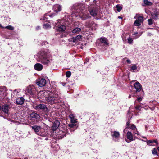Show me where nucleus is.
<instances>
[{"mask_svg": "<svg viewBox=\"0 0 159 159\" xmlns=\"http://www.w3.org/2000/svg\"><path fill=\"white\" fill-rule=\"evenodd\" d=\"M46 100L48 104L52 105L56 103L62 102V99L57 94L51 93L49 94Z\"/></svg>", "mask_w": 159, "mask_h": 159, "instance_id": "obj_1", "label": "nucleus"}, {"mask_svg": "<svg viewBox=\"0 0 159 159\" xmlns=\"http://www.w3.org/2000/svg\"><path fill=\"white\" fill-rule=\"evenodd\" d=\"M48 52L42 50L39 52V61L43 64L48 65L50 62V60L48 59Z\"/></svg>", "mask_w": 159, "mask_h": 159, "instance_id": "obj_2", "label": "nucleus"}, {"mask_svg": "<svg viewBox=\"0 0 159 159\" xmlns=\"http://www.w3.org/2000/svg\"><path fill=\"white\" fill-rule=\"evenodd\" d=\"M60 128L59 129V131L57 135V137L58 139H61L66 136V134L68 132V130L66 125L62 123L60 126Z\"/></svg>", "mask_w": 159, "mask_h": 159, "instance_id": "obj_3", "label": "nucleus"}, {"mask_svg": "<svg viewBox=\"0 0 159 159\" xmlns=\"http://www.w3.org/2000/svg\"><path fill=\"white\" fill-rule=\"evenodd\" d=\"M31 128L35 133L39 135L45 137L47 134V133L45 131V129L40 126L35 125L34 126H31Z\"/></svg>", "mask_w": 159, "mask_h": 159, "instance_id": "obj_4", "label": "nucleus"}, {"mask_svg": "<svg viewBox=\"0 0 159 159\" xmlns=\"http://www.w3.org/2000/svg\"><path fill=\"white\" fill-rule=\"evenodd\" d=\"M34 107L38 111L42 114L45 113L46 115L49 111L47 106L44 104H39L34 106Z\"/></svg>", "mask_w": 159, "mask_h": 159, "instance_id": "obj_5", "label": "nucleus"}, {"mask_svg": "<svg viewBox=\"0 0 159 159\" xmlns=\"http://www.w3.org/2000/svg\"><path fill=\"white\" fill-rule=\"evenodd\" d=\"M26 90L27 93L33 97L36 96L37 90L34 86L30 85L26 88Z\"/></svg>", "mask_w": 159, "mask_h": 159, "instance_id": "obj_6", "label": "nucleus"}, {"mask_svg": "<svg viewBox=\"0 0 159 159\" xmlns=\"http://www.w3.org/2000/svg\"><path fill=\"white\" fill-rule=\"evenodd\" d=\"M69 116L70 118V120L71 123L68 125L69 127L70 128H73L74 129H75L78 126L77 124H75L77 122V120L75 119L74 115L72 114H70Z\"/></svg>", "mask_w": 159, "mask_h": 159, "instance_id": "obj_7", "label": "nucleus"}, {"mask_svg": "<svg viewBox=\"0 0 159 159\" xmlns=\"http://www.w3.org/2000/svg\"><path fill=\"white\" fill-rule=\"evenodd\" d=\"M40 118L39 115L35 112H32L30 116V118L31 122L35 123L39 121Z\"/></svg>", "mask_w": 159, "mask_h": 159, "instance_id": "obj_8", "label": "nucleus"}, {"mask_svg": "<svg viewBox=\"0 0 159 159\" xmlns=\"http://www.w3.org/2000/svg\"><path fill=\"white\" fill-rule=\"evenodd\" d=\"M57 25L56 29L57 31L61 33L65 31L66 27L63 23L61 24V22H58L57 23Z\"/></svg>", "mask_w": 159, "mask_h": 159, "instance_id": "obj_9", "label": "nucleus"}, {"mask_svg": "<svg viewBox=\"0 0 159 159\" xmlns=\"http://www.w3.org/2000/svg\"><path fill=\"white\" fill-rule=\"evenodd\" d=\"M71 10L74 13H77V15L80 16V3H77L73 4Z\"/></svg>", "mask_w": 159, "mask_h": 159, "instance_id": "obj_10", "label": "nucleus"}, {"mask_svg": "<svg viewBox=\"0 0 159 159\" xmlns=\"http://www.w3.org/2000/svg\"><path fill=\"white\" fill-rule=\"evenodd\" d=\"M47 92L46 91H40L37 94V97L40 100H44V98L46 100L47 97L46 95L47 94Z\"/></svg>", "mask_w": 159, "mask_h": 159, "instance_id": "obj_11", "label": "nucleus"}, {"mask_svg": "<svg viewBox=\"0 0 159 159\" xmlns=\"http://www.w3.org/2000/svg\"><path fill=\"white\" fill-rule=\"evenodd\" d=\"M46 83V80L44 78H39L36 80V84L39 87L44 86Z\"/></svg>", "mask_w": 159, "mask_h": 159, "instance_id": "obj_12", "label": "nucleus"}, {"mask_svg": "<svg viewBox=\"0 0 159 159\" xmlns=\"http://www.w3.org/2000/svg\"><path fill=\"white\" fill-rule=\"evenodd\" d=\"M1 107V110L5 114H9V110L11 108L10 105L4 104L2 105Z\"/></svg>", "mask_w": 159, "mask_h": 159, "instance_id": "obj_13", "label": "nucleus"}, {"mask_svg": "<svg viewBox=\"0 0 159 159\" xmlns=\"http://www.w3.org/2000/svg\"><path fill=\"white\" fill-rule=\"evenodd\" d=\"M111 134L114 141L116 142L118 141L120 136L119 132L116 131H112Z\"/></svg>", "mask_w": 159, "mask_h": 159, "instance_id": "obj_14", "label": "nucleus"}, {"mask_svg": "<svg viewBox=\"0 0 159 159\" xmlns=\"http://www.w3.org/2000/svg\"><path fill=\"white\" fill-rule=\"evenodd\" d=\"M61 124H60V122L58 120H55L52 125V129L54 131L58 129H60V126H61Z\"/></svg>", "mask_w": 159, "mask_h": 159, "instance_id": "obj_15", "label": "nucleus"}, {"mask_svg": "<svg viewBox=\"0 0 159 159\" xmlns=\"http://www.w3.org/2000/svg\"><path fill=\"white\" fill-rule=\"evenodd\" d=\"M53 9L56 13H57L62 10V6L58 4H55L53 6Z\"/></svg>", "mask_w": 159, "mask_h": 159, "instance_id": "obj_16", "label": "nucleus"}, {"mask_svg": "<svg viewBox=\"0 0 159 159\" xmlns=\"http://www.w3.org/2000/svg\"><path fill=\"white\" fill-rule=\"evenodd\" d=\"M134 88L136 89V92H140L142 89L141 84L139 82H136L134 84Z\"/></svg>", "mask_w": 159, "mask_h": 159, "instance_id": "obj_17", "label": "nucleus"}, {"mask_svg": "<svg viewBox=\"0 0 159 159\" xmlns=\"http://www.w3.org/2000/svg\"><path fill=\"white\" fill-rule=\"evenodd\" d=\"M100 43H99V45H101V44L103 43L104 45H107L109 44L108 41L106 38L104 37H101L99 39Z\"/></svg>", "mask_w": 159, "mask_h": 159, "instance_id": "obj_18", "label": "nucleus"}, {"mask_svg": "<svg viewBox=\"0 0 159 159\" xmlns=\"http://www.w3.org/2000/svg\"><path fill=\"white\" fill-rule=\"evenodd\" d=\"M69 41L79 44L80 41V35H77L75 37H73L70 39Z\"/></svg>", "mask_w": 159, "mask_h": 159, "instance_id": "obj_19", "label": "nucleus"}, {"mask_svg": "<svg viewBox=\"0 0 159 159\" xmlns=\"http://www.w3.org/2000/svg\"><path fill=\"white\" fill-rule=\"evenodd\" d=\"M25 102V99L22 97H18L16 99V103L17 105H22Z\"/></svg>", "mask_w": 159, "mask_h": 159, "instance_id": "obj_20", "label": "nucleus"}, {"mask_svg": "<svg viewBox=\"0 0 159 159\" xmlns=\"http://www.w3.org/2000/svg\"><path fill=\"white\" fill-rule=\"evenodd\" d=\"M34 69L37 71H40L42 70L43 68V65L39 63L36 64L34 66Z\"/></svg>", "mask_w": 159, "mask_h": 159, "instance_id": "obj_21", "label": "nucleus"}, {"mask_svg": "<svg viewBox=\"0 0 159 159\" xmlns=\"http://www.w3.org/2000/svg\"><path fill=\"white\" fill-rule=\"evenodd\" d=\"M94 25H95V24L94 22L92 20L87 21L85 23V26L88 27H92Z\"/></svg>", "mask_w": 159, "mask_h": 159, "instance_id": "obj_22", "label": "nucleus"}, {"mask_svg": "<svg viewBox=\"0 0 159 159\" xmlns=\"http://www.w3.org/2000/svg\"><path fill=\"white\" fill-rule=\"evenodd\" d=\"M126 137L128 139H129L130 141L134 140L133 139L132 133L128 131L126 133Z\"/></svg>", "mask_w": 159, "mask_h": 159, "instance_id": "obj_23", "label": "nucleus"}, {"mask_svg": "<svg viewBox=\"0 0 159 159\" xmlns=\"http://www.w3.org/2000/svg\"><path fill=\"white\" fill-rule=\"evenodd\" d=\"M159 13L157 11H155L151 13L152 18L156 20L158 19Z\"/></svg>", "mask_w": 159, "mask_h": 159, "instance_id": "obj_24", "label": "nucleus"}, {"mask_svg": "<svg viewBox=\"0 0 159 159\" xmlns=\"http://www.w3.org/2000/svg\"><path fill=\"white\" fill-rule=\"evenodd\" d=\"M90 17L91 16L88 13H85L81 15L80 13V18H81L82 20H84Z\"/></svg>", "mask_w": 159, "mask_h": 159, "instance_id": "obj_25", "label": "nucleus"}, {"mask_svg": "<svg viewBox=\"0 0 159 159\" xmlns=\"http://www.w3.org/2000/svg\"><path fill=\"white\" fill-rule=\"evenodd\" d=\"M147 144L151 146H153L154 145L152 144V143H155L156 145H157L158 143L157 140H149L147 142Z\"/></svg>", "mask_w": 159, "mask_h": 159, "instance_id": "obj_26", "label": "nucleus"}, {"mask_svg": "<svg viewBox=\"0 0 159 159\" xmlns=\"http://www.w3.org/2000/svg\"><path fill=\"white\" fill-rule=\"evenodd\" d=\"M90 14L93 17L95 16L97 13V10L96 8H93L89 11Z\"/></svg>", "mask_w": 159, "mask_h": 159, "instance_id": "obj_27", "label": "nucleus"}, {"mask_svg": "<svg viewBox=\"0 0 159 159\" xmlns=\"http://www.w3.org/2000/svg\"><path fill=\"white\" fill-rule=\"evenodd\" d=\"M56 15L55 14V13H52L51 14H50L49 13H48L47 14H45L44 15V19L43 20H46L48 19V16L50 17H52L54 16H55Z\"/></svg>", "mask_w": 159, "mask_h": 159, "instance_id": "obj_28", "label": "nucleus"}, {"mask_svg": "<svg viewBox=\"0 0 159 159\" xmlns=\"http://www.w3.org/2000/svg\"><path fill=\"white\" fill-rule=\"evenodd\" d=\"M0 27L2 29H7L10 30H13L14 28L12 26L10 25L7 26H6L5 27L3 26L1 24H0Z\"/></svg>", "mask_w": 159, "mask_h": 159, "instance_id": "obj_29", "label": "nucleus"}, {"mask_svg": "<svg viewBox=\"0 0 159 159\" xmlns=\"http://www.w3.org/2000/svg\"><path fill=\"white\" fill-rule=\"evenodd\" d=\"M144 4H142L143 6H151L152 4V3L151 2L149 1L148 0H144L143 1Z\"/></svg>", "mask_w": 159, "mask_h": 159, "instance_id": "obj_30", "label": "nucleus"}, {"mask_svg": "<svg viewBox=\"0 0 159 159\" xmlns=\"http://www.w3.org/2000/svg\"><path fill=\"white\" fill-rule=\"evenodd\" d=\"M137 68V67L135 64H133L131 67L130 70L131 72H135V70Z\"/></svg>", "mask_w": 159, "mask_h": 159, "instance_id": "obj_31", "label": "nucleus"}, {"mask_svg": "<svg viewBox=\"0 0 159 159\" xmlns=\"http://www.w3.org/2000/svg\"><path fill=\"white\" fill-rule=\"evenodd\" d=\"M80 31L79 28H76L74 29L72 31V33H79Z\"/></svg>", "mask_w": 159, "mask_h": 159, "instance_id": "obj_32", "label": "nucleus"}, {"mask_svg": "<svg viewBox=\"0 0 159 159\" xmlns=\"http://www.w3.org/2000/svg\"><path fill=\"white\" fill-rule=\"evenodd\" d=\"M128 43L130 44H132L133 42V39L130 36L127 39Z\"/></svg>", "mask_w": 159, "mask_h": 159, "instance_id": "obj_33", "label": "nucleus"}, {"mask_svg": "<svg viewBox=\"0 0 159 159\" xmlns=\"http://www.w3.org/2000/svg\"><path fill=\"white\" fill-rule=\"evenodd\" d=\"M138 20L140 22H143L144 20L143 18V16H139L138 17Z\"/></svg>", "mask_w": 159, "mask_h": 159, "instance_id": "obj_34", "label": "nucleus"}, {"mask_svg": "<svg viewBox=\"0 0 159 159\" xmlns=\"http://www.w3.org/2000/svg\"><path fill=\"white\" fill-rule=\"evenodd\" d=\"M116 7L117 8V10L118 12H120L122 9V7L118 5H116Z\"/></svg>", "mask_w": 159, "mask_h": 159, "instance_id": "obj_35", "label": "nucleus"}, {"mask_svg": "<svg viewBox=\"0 0 159 159\" xmlns=\"http://www.w3.org/2000/svg\"><path fill=\"white\" fill-rule=\"evenodd\" d=\"M66 75L67 78H69L70 77L71 75V73L70 71H67L66 72Z\"/></svg>", "mask_w": 159, "mask_h": 159, "instance_id": "obj_36", "label": "nucleus"}, {"mask_svg": "<svg viewBox=\"0 0 159 159\" xmlns=\"http://www.w3.org/2000/svg\"><path fill=\"white\" fill-rule=\"evenodd\" d=\"M127 117H128L129 120L131 119L132 118V116L131 115L130 110H129L128 111V112L127 114Z\"/></svg>", "mask_w": 159, "mask_h": 159, "instance_id": "obj_37", "label": "nucleus"}, {"mask_svg": "<svg viewBox=\"0 0 159 159\" xmlns=\"http://www.w3.org/2000/svg\"><path fill=\"white\" fill-rule=\"evenodd\" d=\"M134 24L136 26H139L140 25L141 23H140L138 20H136L134 21Z\"/></svg>", "mask_w": 159, "mask_h": 159, "instance_id": "obj_38", "label": "nucleus"}, {"mask_svg": "<svg viewBox=\"0 0 159 159\" xmlns=\"http://www.w3.org/2000/svg\"><path fill=\"white\" fill-rule=\"evenodd\" d=\"M148 24L149 25H151L153 24V21L151 19H149L148 20Z\"/></svg>", "mask_w": 159, "mask_h": 159, "instance_id": "obj_39", "label": "nucleus"}, {"mask_svg": "<svg viewBox=\"0 0 159 159\" xmlns=\"http://www.w3.org/2000/svg\"><path fill=\"white\" fill-rule=\"evenodd\" d=\"M152 153L154 155H157V151L156 148H154L152 150Z\"/></svg>", "mask_w": 159, "mask_h": 159, "instance_id": "obj_40", "label": "nucleus"}, {"mask_svg": "<svg viewBox=\"0 0 159 159\" xmlns=\"http://www.w3.org/2000/svg\"><path fill=\"white\" fill-rule=\"evenodd\" d=\"M80 10H83L84 9L85 7V5L84 4H83L82 3L81 4L80 3Z\"/></svg>", "mask_w": 159, "mask_h": 159, "instance_id": "obj_41", "label": "nucleus"}, {"mask_svg": "<svg viewBox=\"0 0 159 159\" xmlns=\"http://www.w3.org/2000/svg\"><path fill=\"white\" fill-rule=\"evenodd\" d=\"M43 26L46 28H48L49 27H51L50 25L48 23H44L43 24Z\"/></svg>", "mask_w": 159, "mask_h": 159, "instance_id": "obj_42", "label": "nucleus"}, {"mask_svg": "<svg viewBox=\"0 0 159 159\" xmlns=\"http://www.w3.org/2000/svg\"><path fill=\"white\" fill-rule=\"evenodd\" d=\"M130 128L131 129H132V130H135L134 129H135L136 130V127L135 126L134 124H132L131 125Z\"/></svg>", "mask_w": 159, "mask_h": 159, "instance_id": "obj_43", "label": "nucleus"}, {"mask_svg": "<svg viewBox=\"0 0 159 159\" xmlns=\"http://www.w3.org/2000/svg\"><path fill=\"white\" fill-rule=\"evenodd\" d=\"M134 134H137V135H139L140 134L137 130H134L133 131Z\"/></svg>", "mask_w": 159, "mask_h": 159, "instance_id": "obj_44", "label": "nucleus"}, {"mask_svg": "<svg viewBox=\"0 0 159 159\" xmlns=\"http://www.w3.org/2000/svg\"><path fill=\"white\" fill-rule=\"evenodd\" d=\"M128 127H126V128L124 129V131H123V132L124 133H127L128 131Z\"/></svg>", "mask_w": 159, "mask_h": 159, "instance_id": "obj_45", "label": "nucleus"}, {"mask_svg": "<svg viewBox=\"0 0 159 159\" xmlns=\"http://www.w3.org/2000/svg\"><path fill=\"white\" fill-rule=\"evenodd\" d=\"M142 98L141 97H139L137 98V100L139 102H140L142 100Z\"/></svg>", "mask_w": 159, "mask_h": 159, "instance_id": "obj_46", "label": "nucleus"}, {"mask_svg": "<svg viewBox=\"0 0 159 159\" xmlns=\"http://www.w3.org/2000/svg\"><path fill=\"white\" fill-rule=\"evenodd\" d=\"M46 44H48V43L46 41L44 42L43 43H42V45L43 46V45H45Z\"/></svg>", "mask_w": 159, "mask_h": 159, "instance_id": "obj_47", "label": "nucleus"}, {"mask_svg": "<svg viewBox=\"0 0 159 159\" xmlns=\"http://www.w3.org/2000/svg\"><path fill=\"white\" fill-rule=\"evenodd\" d=\"M140 106H136L135 107V108L136 109H137V110H139L140 109Z\"/></svg>", "mask_w": 159, "mask_h": 159, "instance_id": "obj_48", "label": "nucleus"}, {"mask_svg": "<svg viewBox=\"0 0 159 159\" xmlns=\"http://www.w3.org/2000/svg\"><path fill=\"white\" fill-rule=\"evenodd\" d=\"M130 123V122L129 121H128L126 123V127H129V124Z\"/></svg>", "mask_w": 159, "mask_h": 159, "instance_id": "obj_49", "label": "nucleus"}, {"mask_svg": "<svg viewBox=\"0 0 159 159\" xmlns=\"http://www.w3.org/2000/svg\"><path fill=\"white\" fill-rule=\"evenodd\" d=\"M126 62L129 63V64H130L131 63V61L129 59H127L126 61Z\"/></svg>", "mask_w": 159, "mask_h": 159, "instance_id": "obj_50", "label": "nucleus"}, {"mask_svg": "<svg viewBox=\"0 0 159 159\" xmlns=\"http://www.w3.org/2000/svg\"><path fill=\"white\" fill-rule=\"evenodd\" d=\"M4 94V93H2V90L0 89V95H3Z\"/></svg>", "mask_w": 159, "mask_h": 159, "instance_id": "obj_51", "label": "nucleus"}, {"mask_svg": "<svg viewBox=\"0 0 159 159\" xmlns=\"http://www.w3.org/2000/svg\"><path fill=\"white\" fill-rule=\"evenodd\" d=\"M61 84L63 86H65V85L66 84V83L64 82H62Z\"/></svg>", "mask_w": 159, "mask_h": 159, "instance_id": "obj_52", "label": "nucleus"}, {"mask_svg": "<svg viewBox=\"0 0 159 159\" xmlns=\"http://www.w3.org/2000/svg\"><path fill=\"white\" fill-rule=\"evenodd\" d=\"M138 33V32H134V33L133 34V35H136V34H137Z\"/></svg>", "mask_w": 159, "mask_h": 159, "instance_id": "obj_53", "label": "nucleus"}, {"mask_svg": "<svg viewBox=\"0 0 159 159\" xmlns=\"http://www.w3.org/2000/svg\"><path fill=\"white\" fill-rule=\"evenodd\" d=\"M118 18L119 19H122V17L120 16H119L118 17Z\"/></svg>", "mask_w": 159, "mask_h": 159, "instance_id": "obj_54", "label": "nucleus"}, {"mask_svg": "<svg viewBox=\"0 0 159 159\" xmlns=\"http://www.w3.org/2000/svg\"><path fill=\"white\" fill-rule=\"evenodd\" d=\"M129 98H131V95H130L129 96V97H128Z\"/></svg>", "mask_w": 159, "mask_h": 159, "instance_id": "obj_55", "label": "nucleus"}, {"mask_svg": "<svg viewBox=\"0 0 159 159\" xmlns=\"http://www.w3.org/2000/svg\"><path fill=\"white\" fill-rule=\"evenodd\" d=\"M151 34L150 33H149L148 34V35H149V36H150Z\"/></svg>", "mask_w": 159, "mask_h": 159, "instance_id": "obj_56", "label": "nucleus"}, {"mask_svg": "<svg viewBox=\"0 0 159 159\" xmlns=\"http://www.w3.org/2000/svg\"><path fill=\"white\" fill-rule=\"evenodd\" d=\"M157 149L158 150V151H159V146L158 147H157Z\"/></svg>", "mask_w": 159, "mask_h": 159, "instance_id": "obj_57", "label": "nucleus"}, {"mask_svg": "<svg viewBox=\"0 0 159 159\" xmlns=\"http://www.w3.org/2000/svg\"><path fill=\"white\" fill-rule=\"evenodd\" d=\"M2 107L1 106H0V110H1Z\"/></svg>", "mask_w": 159, "mask_h": 159, "instance_id": "obj_58", "label": "nucleus"}, {"mask_svg": "<svg viewBox=\"0 0 159 159\" xmlns=\"http://www.w3.org/2000/svg\"><path fill=\"white\" fill-rule=\"evenodd\" d=\"M141 35V34H140V35H139L138 36V37H139Z\"/></svg>", "mask_w": 159, "mask_h": 159, "instance_id": "obj_59", "label": "nucleus"}, {"mask_svg": "<svg viewBox=\"0 0 159 159\" xmlns=\"http://www.w3.org/2000/svg\"><path fill=\"white\" fill-rule=\"evenodd\" d=\"M24 159H28L27 157H25V158H24Z\"/></svg>", "mask_w": 159, "mask_h": 159, "instance_id": "obj_60", "label": "nucleus"}, {"mask_svg": "<svg viewBox=\"0 0 159 159\" xmlns=\"http://www.w3.org/2000/svg\"><path fill=\"white\" fill-rule=\"evenodd\" d=\"M80 39L82 37L81 35H80Z\"/></svg>", "mask_w": 159, "mask_h": 159, "instance_id": "obj_61", "label": "nucleus"}, {"mask_svg": "<svg viewBox=\"0 0 159 159\" xmlns=\"http://www.w3.org/2000/svg\"><path fill=\"white\" fill-rule=\"evenodd\" d=\"M80 48H81V49H82L83 48L81 47H80Z\"/></svg>", "mask_w": 159, "mask_h": 159, "instance_id": "obj_62", "label": "nucleus"}, {"mask_svg": "<svg viewBox=\"0 0 159 159\" xmlns=\"http://www.w3.org/2000/svg\"><path fill=\"white\" fill-rule=\"evenodd\" d=\"M126 142H129L127 141V140H126Z\"/></svg>", "mask_w": 159, "mask_h": 159, "instance_id": "obj_63", "label": "nucleus"}, {"mask_svg": "<svg viewBox=\"0 0 159 159\" xmlns=\"http://www.w3.org/2000/svg\"><path fill=\"white\" fill-rule=\"evenodd\" d=\"M133 97H135V96H134V95L133 96Z\"/></svg>", "mask_w": 159, "mask_h": 159, "instance_id": "obj_64", "label": "nucleus"}]
</instances>
